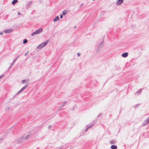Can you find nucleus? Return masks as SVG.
I'll list each match as a JSON object with an SVG mask.
<instances>
[{"mask_svg": "<svg viewBox=\"0 0 149 149\" xmlns=\"http://www.w3.org/2000/svg\"><path fill=\"white\" fill-rule=\"evenodd\" d=\"M48 42V41L47 40L45 42H44L42 43L40 45H39L37 47V48L38 49H39L40 48H42L43 47H44L45 46L46 44H47V43Z\"/></svg>", "mask_w": 149, "mask_h": 149, "instance_id": "nucleus-1", "label": "nucleus"}, {"mask_svg": "<svg viewBox=\"0 0 149 149\" xmlns=\"http://www.w3.org/2000/svg\"><path fill=\"white\" fill-rule=\"evenodd\" d=\"M42 31V29H38L33 32L31 34L32 36H33L34 35H36L40 33Z\"/></svg>", "mask_w": 149, "mask_h": 149, "instance_id": "nucleus-2", "label": "nucleus"}, {"mask_svg": "<svg viewBox=\"0 0 149 149\" xmlns=\"http://www.w3.org/2000/svg\"><path fill=\"white\" fill-rule=\"evenodd\" d=\"M13 31V30L11 29H8L5 30L3 31V32L5 33H9Z\"/></svg>", "mask_w": 149, "mask_h": 149, "instance_id": "nucleus-3", "label": "nucleus"}, {"mask_svg": "<svg viewBox=\"0 0 149 149\" xmlns=\"http://www.w3.org/2000/svg\"><path fill=\"white\" fill-rule=\"evenodd\" d=\"M123 2V0H118L116 2V4L117 6L121 5Z\"/></svg>", "mask_w": 149, "mask_h": 149, "instance_id": "nucleus-4", "label": "nucleus"}, {"mask_svg": "<svg viewBox=\"0 0 149 149\" xmlns=\"http://www.w3.org/2000/svg\"><path fill=\"white\" fill-rule=\"evenodd\" d=\"M28 84H27L21 90L19 91V93L22 92L27 86Z\"/></svg>", "mask_w": 149, "mask_h": 149, "instance_id": "nucleus-5", "label": "nucleus"}, {"mask_svg": "<svg viewBox=\"0 0 149 149\" xmlns=\"http://www.w3.org/2000/svg\"><path fill=\"white\" fill-rule=\"evenodd\" d=\"M149 122V117L148 118L147 120L145 121L143 123L144 125H145L148 124Z\"/></svg>", "mask_w": 149, "mask_h": 149, "instance_id": "nucleus-6", "label": "nucleus"}, {"mask_svg": "<svg viewBox=\"0 0 149 149\" xmlns=\"http://www.w3.org/2000/svg\"><path fill=\"white\" fill-rule=\"evenodd\" d=\"M17 58H18V57H17L15 59H14L12 63L11 64L10 66V68L13 65V64H14V63H15V62L17 60Z\"/></svg>", "mask_w": 149, "mask_h": 149, "instance_id": "nucleus-7", "label": "nucleus"}, {"mask_svg": "<svg viewBox=\"0 0 149 149\" xmlns=\"http://www.w3.org/2000/svg\"><path fill=\"white\" fill-rule=\"evenodd\" d=\"M128 54L127 52H125L124 53L122 54V56L124 57H126L127 56Z\"/></svg>", "mask_w": 149, "mask_h": 149, "instance_id": "nucleus-8", "label": "nucleus"}, {"mask_svg": "<svg viewBox=\"0 0 149 149\" xmlns=\"http://www.w3.org/2000/svg\"><path fill=\"white\" fill-rule=\"evenodd\" d=\"M59 19V17L58 16H56L55 17V18L53 19V21L54 22H56L58 21Z\"/></svg>", "mask_w": 149, "mask_h": 149, "instance_id": "nucleus-9", "label": "nucleus"}, {"mask_svg": "<svg viewBox=\"0 0 149 149\" xmlns=\"http://www.w3.org/2000/svg\"><path fill=\"white\" fill-rule=\"evenodd\" d=\"M18 2V0H13L12 2V4L13 5H15L16 3Z\"/></svg>", "mask_w": 149, "mask_h": 149, "instance_id": "nucleus-10", "label": "nucleus"}, {"mask_svg": "<svg viewBox=\"0 0 149 149\" xmlns=\"http://www.w3.org/2000/svg\"><path fill=\"white\" fill-rule=\"evenodd\" d=\"M67 12V10H64L62 12V14L64 15H65L66 14Z\"/></svg>", "mask_w": 149, "mask_h": 149, "instance_id": "nucleus-11", "label": "nucleus"}, {"mask_svg": "<svg viewBox=\"0 0 149 149\" xmlns=\"http://www.w3.org/2000/svg\"><path fill=\"white\" fill-rule=\"evenodd\" d=\"M22 83L23 84L26 83V85L27 84H28V81L25 80H22Z\"/></svg>", "mask_w": 149, "mask_h": 149, "instance_id": "nucleus-12", "label": "nucleus"}, {"mask_svg": "<svg viewBox=\"0 0 149 149\" xmlns=\"http://www.w3.org/2000/svg\"><path fill=\"white\" fill-rule=\"evenodd\" d=\"M111 148L112 149H117V147L116 146L112 145L111 146Z\"/></svg>", "mask_w": 149, "mask_h": 149, "instance_id": "nucleus-13", "label": "nucleus"}, {"mask_svg": "<svg viewBox=\"0 0 149 149\" xmlns=\"http://www.w3.org/2000/svg\"><path fill=\"white\" fill-rule=\"evenodd\" d=\"M27 40L26 39H25L23 40V43L25 44V43H27Z\"/></svg>", "mask_w": 149, "mask_h": 149, "instance_id": "nucleus-14", "label": "nucleus"}, {"mask_svg": "<svg viewBox=\"0 0 149 149\" xmlns=\"http://www.w3.org/2000/svg\"><path fill=\"white\" fill-rule=\"evenodd\" d=\"M29 135H27V136H25L24 135V139H27L28 137H29Z\"/></svg>", "mask_w": 149, "mask_h": 149, "instance_id": "nucleus-15", "label": "nucleus"}, {"mask_svg": "<svg viewBox=\"0 0 149 149\" xmlns=\"http://www.w3.org/2000/svg\"><path fill=\"white\" fill-rule=\"evenodd\" d=\"M4 76V75L3 74L0 76V79L3 78Z\"/></svg>", "mask_w": 149, "mask_h": 149, "instance_id": "nucleus-16", "label": "nucleus"}, {"mask_svg": "<svg viewBox=\"0 0 149 149\" xmlns=\"http://www.w3.org/2000/svg\"><path fill=\"white\" fill-rule=\"evenodd\" d=\"M3 32H0V35H3Z\"/></svg>", "mask_w": 149, "mask_h": 149, "instance_id": "nucleus-17", "label": "nucleus"}, {"mask_svg": "<svg viewBox=\"0 0 149 149\" xmlns=\"http://www.w3.org/2000/svg\"><path fill=\"white\" fill-rule=\"evenodd\" d=\"M28 53H29V52L28 51L25 54V56H26L27 55V54Z\"/></svg>", "mask_w": 149, "mask_h": 149, "instance_id": "nucleus-18", "label": "nucleus"}, {"mask_svg": "<svg viewBox=\"0 0 149 149\" xmlns=\"http://www.w3.org/2000/svg\"><path fill=\"white\" fill-rule=\"evenodd\" d=\"M77 54L78 56H80V54L79 53H77Z\"/></svg>", "mask_w": 149, "mask_h": 149, "instance_id": "nucleus-19", "label": "nucleus"}, {"mask_svg": "<svg viewBox=\"0 0 149 149\" xmlns=\"http://www.w3.org/2000/svg\"><path fill=\"white\" fill-rule=\"evenodd\" d=\"M60 18H63V16H62V15H60Z\"/></svg>", "mask_w": 149, "mask_h": 149, "instance_id": "nucleus-20", "label": "nucleus"}, {"mask_svg": "<svg viewBox=\"0 0 149 149\" xmlns=\"http://www.w3.org/2000/svg\"><path fill=\"white\" fill-rule=\"evenodd\" d=\"M18 14L19 15V12H18Z\"/></svg>", "mask_w": 149, "mask_h": 149, "instance_id": "nucleus-21", "label": "nucleus"}, {"mask_svg": "<svg viewBox=\"0 0 149 149\" xmlns=\"http://www.w3.org/2000/svg\"><path fill=\"white\" fill-rule=\"evenodd\" d=\"M20 15V13H19V15Z\"/></svg>", "mask_w": 149, "mask_h": 149, "instance_id": "nucleus-22", "label": "nucleus"}, {"mask_svg": "<svg viewBox=\"0 0 149 149\" xmlns=\"http://www.w3.org/2000/svg\"><path fill=\"white\" fill-rule=\"evenodd\" d=\"M76 26H75L74 27V28H76Z\"/></svg>", "mask_w": 149, "mask_h": 149, "instance_id": "nucleus-23", "label": "nucleus"}]
</instances>
